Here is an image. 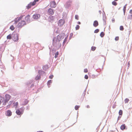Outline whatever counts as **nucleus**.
<instances>
[{
    "instance_id": "nucleus-1",
    "label": "nucleus",
    "mask_w": 132,
    "mask_h": 132,
    "mask_svg": "<svg viewBox=\"0 0 132 132\" xmlns=\"http://www.w3.org/2000/svg\"><path fill=\"white\" fill-rule=\"evenodd\" d=\"M26 24V23L24 21L21 20L19 22L17 25V26L19 28H21Z\"/></svg>"
},
{
    "instance_id": "nucleus-2",
    "label": "nucleus",
    "mask_w": 132,
    "mask_h": 132,
    "mask_svg": "<svg viewBox=\"0 0 132 132\" xmlns=\"http://www.w3.org/2000/svg\"><path fill=\"white\" fill-rule=\"evenodd\" d=\"M24 16V15H21L20 17H17L15 18L14 20L15 23H16L20 20H22Z\"/></svg>"
},
{
    "instance_id": "nucleus-3",
    "label": "nucleus",
    "mask_w": 132,
    "mask_h": 132,
    "mask_svg": "<svg viewBox=\"0 0 132 132\" xmlns=\"http://www.w3.org/2000/svg\"><path fill=\"white\" fill-rule=\"evenodd\" d=\"M12 38L14 41H17L19 40L18 36L17 34H13V35Z\"/></svg>"
},
{
    "instance_id": "nucleus-4",
    "label": "nucleus",
    "mask_w": 132,
    "mask_h": 132,
    "mask_svg": "<svg viewBox=\"0 0 132 132\" xmlns=\"http://www.w3.org/2000/svg\"><path fill=\"white\" fill-rule=\"evenodd\" d=\"M65 23V21L63 19H60L59 20L58 22V25L60 27L63 26Z\"/></svg>"
},
{
    "instance_id": "nucleus-5",
    "label": "nucleus",
    "mask_w": 132,
    "mask_h": 132,
    "mask_svg": "<svg viewBox=\"0 0 132 132\" xmlns=\"http://www.w3.org/2000/svg\"><path fill=\"white\" fill-rule=\"evenodd\" d=\"M54 12V10L51 8H49L48 10L47 13L49 15H53Z\"/></svg>"
},
{
    "instance_id": "nucleus-6",
    "label": "nucleus",
    "mask_w": 132,
    "mask_h": 132,
    "mask_svg": "<svg viewBox=\"0 0 132 132\" xmlns=\"http://www.w3.org/2000/svg\"><path fill=\"white\" fill-rule=\"evenodd\" d=\"M63 37L61 35H59L57 36V40L56 42H59L61 40V39H63Z\"/></svg>"
},
{
    "instance_id": "nucleus-7",
    "label": "nucleus",
    "mask_w": 132,
    "mask_h": 132,
    "mask_svg": "<svg viewBox=\"0 0 132 132\" xmlns=\"http://www.w3.org/2000/svg\"><path fill=\"white\" fill-rule=\"evenodd\" d=\"M40 15L39 14H35L33 16V18L35 19H38L40 17Z\"/></svg>"
},
{
    "instance_id": "nucleus-8",
    "label": "nucleus",
    "mask_w": 132,
    "mask_h": 132,
    "mask_svg": "<svg viewBox=\"0 0 132 132\" xmlns=\"http://www.w3.org/2000/svg\"><path fill=\"white\" fill-rule=\"evenodd\" d=\"M11 97V96L9 94H6L5 95V101L7 102L9 101Z\"/></svg>"
},
{
    "instance_id": "nucleus-9",
    "label": "nucleus",
    "mask_w": 132,
    "mask_h": 132,
    "mask_svg": "<svg viewBox=\"0 0 132 132\" xmlns=\"http://www.w3.org/2000/svg\"><path fill=\"white\" fill-rule=\"evenodd\" d=\"M56 3L54 1L51 2L50 5V7L52 8H55L56 7Z\"/></svg>"
},
{
    "instance_id": "nucleus-10",
    "label": "nucleus",
    "mask_w": 132,
    "mask_h": 132,
    "mask_svg": "<svg viewBox=\"0 0 132 132\" xmlns=\"http://www.w3.org/2000/svg\"><path fill=\"white\" fill-rule=\"evenodd\" d=\"M30 15H29L25 17V20H26L28 22H29L31 21L30 20Z\"/></svg>"
},
{
    "instance_id": "nucleus-11",
    "label": "nucleus",
    "mask_w": 132,
    "mask_h": 132,
    "mask_svg": "<svg viewBox=\"0 0 132 132\" xmlns=\"http://www.w3.org/2000/svg\"><path fill=\"white\" fill-rule=\"evenodd\" d=\"M34 5H35L33 4V2H30L28 5L27 6V7L28 9L30 8L32 6H34Z\"/></svg>"
},
{
    "instance_id": "nucleus-12",
    "label": "nucleus",
    "mask_w": 132,
    "mask_h": 132,
    "mask_svg": "<svg viewBox=\"0 0 132 132\" xmlns=\"http://www.w3.org/2000/svg\"><path fill=\"white\" fill-rule=\"evenodd\" d=\"M16 113L17 115H19L22 114L23 112L22 111H20L19 109H18L16 110Z\"/></svg>"
},
{
    "instance_id": "nucleus-13",
    "label": "nucleus",
    "mask_w": 132,
    "mask_h": 132,
    "mask_svg": "<svg viewBox=\"0 0 132 132\" xmlns=\"http://www.w3.org/2000/svg\"><path fill=\"white\" fill-rule=\"evenodd\" d=\"M12 114V112L10 110H7L6 112V116L8 117L10 116Z\"/></svg>"
},
{
    "instance_id": "nucleus-14",
    "label": "nucleus",
    "mask_w": 132,
    "mask_h": 132,
    "mask_svg": "<svg viewBox=\"0 0 132 132\" xmlns=\"http://www.w3.org/2000/svg\"><path fill=\"white\" fill-rule=\"evenodd\" d=\"M98 25V22L96 21H94L93 25V26L95 27H97Z\"/></svg>"
},
{
    "instance_id": "nucleus-15",
    "label": "nucleus",
    "mask_w": 132,
    "mask_h": 132,
    "mask_svg": "<svg viewBox=\"0 0 132 132\" xmlns=\"http://www.w3.org/2000/svg\"><path fill=\"white\" fill-rule=\"evenodd\" d=\"M126 126L125 124H123L120 127V128L121 129L123 130L125 129L126 128Z\"/></svg>"
},
{
    "instance_id": "nucleus-16",
    "label": "nucleus",
    "mask_w": 132,
    "mask_h": 132,
    "mask_svg": "<svg viewBox=\"0 0 132 132\" xmlns=\"http://www.w3.org/2000/svg\"><path fill=\"white\" fill-rule=\"evenodd\" d=\"M13 104L14 106H15V108H16L18 105V102H14Z\"/></svg>"
},
{
    "instance_id": "nucleus-17",
    "label": "nucleus",
    "mask_w": 132,
    "mask_h": 132,
    "mask_svg": "<svg viewBox=\"0 0 132 132\" xmlns=\"http://www.w3.org/2000/svg\"><path fill=\"white\" fill-rule=\"evenodd\" d=\"M127 4H126L123 7V13L124 14V15H125V12L126 10V6H127Z\"/></svg>"
},
{
    "instance_id": "nucleus-18",
    "label": "nucleus",
    "mask_w": 132,
    "mask_h": 132,
    "mask_svg": "<svg viewBox=\"0 0 132 132\" xmlns=\"http://www.w3.org/2000/svg\"><path fill=\"white\" fill-rule=\"evenodd\" d=\"M70 3H69L68 2H67L65 4V6L66 8H68L69 6H70Z\"/></svg>"
},
{
    "instance_id": "nucleus-19",
    "label": "nucleus",
    "mask_w": 132,
    "mask_h": 132,
    "mask_svg": "<svg viewBox=\"0 0 132 132\" xmlns=\"http://www.w3.org/2000/svg\"><path fill=\"white\" fill-rule=\"evenodd\" d=\"M11 38H12V36H11V34L9 35H8L7 36V39H11Z\"/></svg>"
},
{
    "instance_id": "nucleus-20",
    "label": "nucleus",
    "mask_w": 132,
    "mask_h": 132,
    "mask_svg": "<svg viewBox=\"0 0 132 132\" xmlns=\"http://www.w3.org/2000/svg\"><path fill=\"white\" fill-rule=\"evenodd\" d=\"M10 28L12 30H13L15 28L13 25H12L10 27Z\"/></svg>"
},
{
    "instance_id": "nucleus-21",
    "label": "nucleus",
    "mask_w": 132,
    "mask_h": 132,
    "mask_svg": "<svg viewBox=\"0 0 132 132\" xmlns=\"http://www.w3.org/2000/svg\"><path fill=\"white\" fill-rule=\"evenodd\" d=\"M112 3L113 5L114 6H116L117 5V2L114 1H113Z\"/></svg>"
},
{
    "instance_id": "nucleus-22",
    "label": "nucleus",
    "mask_w": 132,
    "mask_h": 132,
    "mask_svg": "<svg viewBox=\"0 0 132 132\" xmlns=\"http://www.w3.org/2000/svg\"><path fill=\"white\" fill-rule=\"evenodd\" d=\"M123 111H122L121 110H120L119 111V113L120 115H122V114Z\"/></svg>"
},
{
    "instance_id": "nucleus-23",
    "label": "nucleus",
    "mask_w": 132,
    "mask_h": 132,
    "mask_svg": "<svg viewBox=\"0 0 132 132\" xmlns=\"http://www.w3.org/2000/svg\"><path fill=\"white\" fill-rule=\"evenodd\" d=\"M129 99L128 98H126L125 100V103H127L129 101Z\"/></svg>"
},
{
    "instance_id": "nucleus-24",
    "label": "nucleus",
    "mask_w": 132,
    "mask_h": 132,
    "mask_svg": "<svg viewBox=\"0 0 132 132\" xmlns=\"http://www.w3.org/2000/svg\"><path fill=\"white\" fill-rule=\"evenodd\" d=\"M104 33L102 32H101L100 36L101 37H103L104 36Z\"/></svg>"
},
{
    "instance_id": "nucleus-25",
    "label": "nucleus",
    "mask_w": 132,
    "mask_h": 132,
    "mask_svg": "<svg viewBox=\"0 0 132 132\" xmlns=\"http://www.w3.org/2000/svg\"><path fill=\"white\" fill-rule=\"evenodd\" d=\"M80 107V106L79 105H76L75 107V109L76 110H78L79 108Z\"/></svg>"
},
{
    "instance_id": "nucleus-26",
    "label": "nucleus",
    "mask_w": 132,
    "mask_h": 132,
    "mask_svg": "<svg viewBox=\"0 0 132 132\" xmlns=\"http://www.w3.org/2000/svg\"><path fill=\"white\" fill-rule=\"evenodd\" d=\"M40 76L39 75H37L35 79L36 80H38L40 79Z\"/></svg>"
},
{
    "instance_id": "nucleus-27",
    "label": "nucleus",
    "mask_w": 132,
    "mask_h": 132,
    "mask_svg": "<svg viewBox=\"0 0 132 132\" xmlns=\"http://www.w3.org/2000/svg\"><path fill=\"white\" fill-rule=\"evenodd\" d=\"M124 28L122 26H120V30L123 31L124 30Z\"/></svg>"
},
{
    "instance_id": "nucleus-28",
    "label": "nucleus",
    "mask_w": 132,
    "mask_h": 132,
    "mask_svg": "<svg viewBox=\"0 0 132 132\" xmlns=\"http://www.w3.org/2000/svg\"><path fill=\"white\" fill-rule=\"evenodd\" d=\"M59 55V52H57L55 54V58H56Z\"/></svg>"
},
{
    "instance_id": "nucleus-29",
    "label": "nucleus",
    "mask_w": 132,
    "mask_h": 132,
    "mask_svg": "<svg viewBox=\"0 0 132 132\" xmlns=\"http://www.w3.org/2000/svg\"><path fill=\"white\" fill-rule=\"evenodd\" d=\"M39 0H34V2H33V4L35 5L36 4V2H38Z\"/></svg>"
},
{
    "instance_id": "nucleus-30",
    "label": "nucleus",
    "mask_w": 132,
    "mask_h": 132,
    "mask_svg": "<svg viewBox=\"0 0 132 132\" xmlns=\"http://www.w3.org/2000/svg\"><path fill=\"white\" fill-rule=\"evenodd\" d=\"M3 98L0 96V104H1L2 101H3Z\"/></svg>"
},
{
    "instance_id": "nucleus-31",
    "label": "nucleus",
    "mask_w": 132,
    "mask_h": 132,
    "mask_svg": "<svg viewBox=\"0 0 132 132\" xmlns=\"http://www.w3.org/2000/svg\"><path fill=\"white\" fill-rule=\"evenodd\" d=\"M80 28V26L79 25H77L76 27V30H78Z\"/></svg>"
},
{
    "instance_id": "nucleus-32",
    "label": "nucleus",
    "mask_w": 132,
    "mask_h": 132,
    "mask_svg": "<svg viewBox=\"0 0 132 132\" xmlns=\"http://www.w3.org/2000/svg\"><path fill=\"white\" fill-rule=\"evenodd\" d=\"M99 31V30L98 29H97L95 30L94 31V32L95 33H97Z\"/></svg>"
},
{
    "instance_id": "nucleus-33",
    "label": "nucleus",
    "mask_w": 132,
    "mask_h": 132,
    "mask_svg": "<svg viewBox=\"0 0 132 132\" xmlns=\"http://www.w3.org/2000/svg\"><path fill=\"white\" fill-rule=\"evenodd\" d=\"M96 49V47H95L92 46L91 47V50L93 51H94Z\"/></svg>"
},
{
    "instance_id": "nucleus-34",
    "label": "nucleus",
    "mask_w": 132,
    "mask_h": 132,
    "mask_svg": "<svg viewBox=\"0 0 132 132\" xmlns=\"http://www.w3.org/2000/svg\"><path fill=\"white\" fill-rule=\"evenodd\" d=\"M119 39V37L118 36H117L115 37V40L116 41L118 40Z\"/></svg>"
},
{
    "instance_id": "nucleus-35",
    "label": "nucleus",
    "mask_w": 132,
    "mask_h": 132,
    "mask_svg": "<svg viewBox=\"0 0 132 132\" xmlns=\"http://www.w3.org/2000/svg\"><path fill=\"white\" fill-rule=\"evenodd\" d=\"M52 83V81L51 80H50L48 81L47 82L48 85H50V84Z\"/></svg>"
},
{
    "instance_id": "nucleus-36",
    "label": "nucleus",
    "mask_w": 132,
    "mask_h": 132,
    "mask_svg": "<svg viewBox=\"0 0 132 132\" xmlns=\"http://www.w3.org/2000/svg\"><path fill=\"white\" fill-rule=\"evenodd\" d=\"M67 38H65L64 39V40L63 42V44L64 45L65 43L67 41Z\"/></svg>"
},
{
    "instance_id": "nucleus-37",
    "label": "nucleus",
    "mask_w": 132,
    "mask_h": 132,
    "mask_svg": "<svg viewBox=\"0 0 132 132\" xmlns=\"http://www.w3.org/2000/svg\"><path fill=\"white\" fill-rule=\"evenodd\" d=\"M75 18L76 19L78 20L79 19V17L78 15H75Z\"/></svg>"
},
{
    "instance_id": "nucleus-38",
    "label": "nucleus",
    "mask_w": 132,
    "mask_h": 132,
    "mask_svg": "<svg viewBox=\"0 0 132 132\" xmlns=\"http://www.w3.org/2000/svg\"><path fill=\"white\" fill-rule=\"evenodd\" d=\"M84 72L85 73H87L88 72V70L87 69H85L84 70Z\"/></svg>"
},
{
    "instance_id": "nucleus-39",
    "label": "nucleus",
    "mask_w": 132,
    "mask_h": 132,
    "mask_svg": "<svg viewBox=\"0 0 132 132\" xmlns=\"http://www.w3.org/2000/svg\"><path fill=\"white\" fill-rule=\"evenodd\" d=\"M85 78L86 79H87L88 78V77L87 75H85Z\"/></svg>"
},
{
    "instance_id": "nucleus-40",
    "label": "nucleus",
    "mask_w": 132,
    "mask_h": 132,
    "mask_svg": "<svg viewBox=\"0 0 132 132\" xmlns=\"http://www.w3.org/2000/svg\"><path fill=\"white\" fill-rule=\"evenodd\" d=\"M53 75H51L49 76V78L50 79H52L53 77Z\"/></svg>"
},
{
    "instance_id": "nucleus-41",
    "label": "nucleus",
    "mask_w": 132,
    "mask_h": 132,
    "mask_svg": "<svg viewBox=\"0 0 132 132\" xmlns=\"http://www.w3.org/2000/svg\"><path fill=\"white\" fill-rule=\"evenodd\" d=\"M58 44H58V45H59L58 47H61V44L60 43H58Z\"/></svg>"
},
{
    "instance_id": "nucleus-42",
    "label": "nucleus",
    "mask_w": 132,
    "mask_h": 132,
    "mask_svg": "<svg viewBox=\"0 0 132 132\" xmlns=\"http://www.w3.org/2000/svg\"><path fill=\"white\" fill-rule=\"evenodd\" d=\"M55 38H54L53 39V44H55Z\"/></svg>"
},
{
    "instance_id": "nucleus-43",
    "label": "nucleus",
    "mask_w": 132,
    "mask_h": 132,
    "mask_svg": "<svg viewBox=\"0 0 132 132\" xmlns=\"http://www.w3.org/2000/svg\"><path fill=\"white\" fill-rule=\"evenodd\" d=\"M129 13L131 14H132V10H130L129 11Z\"/></svg>"
},
{
    "instance_id": "nucleus-44",
    "label": "nucleus",
    "mask_w": 132,
    "mask_h": 132,
    "mask_svg": "<svg viewBox=\"0 0 132 132\" xmlns=\"http://www.w3.org/2000/svg\"><path fill=\"white\" fill-rule=\"evenodd\" d=\"M87 108H90V106L89 105H88L87 106Z\"/></svg>"
},
{
    "instance_id": "nucleus-45",
    "label": "nucleus",
    "mask_w": 132,
    "mask_h": 132,
    "mask_svg": "<svg viewBox=\"0 0 132 132\" xmlns=\"http://www.w3.org/2000/svg\"><path fill=\"white\" fill-rule=\"evenodd\" d=\"M78 23L79 24H80V22H78Z\"/></svg>"
},
{
    "instance_id": "nucleus-46",
    "label": "nucleus",
    "mask_w": 132,
    "mask_h": 132,
    "mask_svg": "<svg viewBox=\"0 0 132 132\" xmlns=\"http://www.w3.org/2000/svg\"><path fill=\"white\" fill-rule=\"evenodd\" d=\"M37 132H43V131H37Z\"/></svg>"
},
{
    "instance_id": "nucleus-47",
    "label": "nucleus",
    "mask_w": 132,
    "mask_h": 132,
    "mask_svg": "<svg viewBox=\"0 0 132 132\" xmlns=\"http://www.w3.org/2000/svg\"><path fill=\"white\" fill-rule=\"evenodd\" d=\"M99 12L100 13V14H101V11H99Z\"/></svg>"
},
{
    "instance_id": "nucleus-48",
    "label": "nucleus",
    "mask_w": 132,
    "mask_h": 132,
    "mask_svg": "<svg viewBox=\"0 0 132 132\" xmlns=\"http://www.w3.org/2000/svg\"><path fill=\"white\" fill-rule=\"evenodd\" d=\"M128 64L129 65H130V63H129V62H128Z\"/></svg>"
},
{
    "instance_id": "nucleus-49",
    "label": "nucleus",
    "mask_w": 132,
    "mask_h": 132,
    "mask_svg": "<svg viewBox=\"0 0 132 132\" xmlns=\"http://www.w3.org/2000/svg\"><path fill=\"white\" fill-rule=\"evenodd\" d=\"M41 72H42V73H44V71H41Z\"/></svg>"
},
{
    "instance_id": "nucleus-50",
    "label": "nucleus",
    "mask_w": 132,
    "mask_h": 132,
    "mask_svg": "<svg viewBox=\"0 0 132 132\" xmlns=\"http://www.w3.org/2000/svg\"><path fill=\"white\" fill-rule=\"evenodd\" d=\"M114 1H118V0H114Z\"/></svg>"
}]
</instances>
